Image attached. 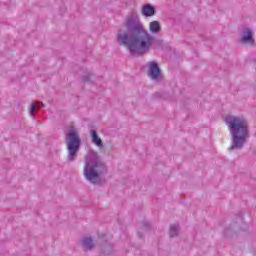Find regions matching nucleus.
<instances>
[{
	"label": "nucleus",
	"instance_id": "11",
	"mask_svg": "<svg viewBox=\"0 0 256 256\" xmlns=\"http://www.w3.org/2000/svg\"><path fill=\"white\" fill-rule=\"evenodd\" d=\"M179 231H181L179 224H172L169 229V237L171 239H173V237H179Z\"/></svg>",
	"mask_w": 256,
	"mask_h": 256
},
{
	"label": "nucleus",
	"instance_id": "2",
	"mask_svg": "<svg viewBox=\"0 0 256 256\" xmlns=\"http://www.w3.org/2000/svg\"><path fill=\"white\" fill-rule=\"evenodd\" d=\"M230 131L231 145L228 151H241L251 137L249 121L243 116L227 115L224 119Z\"/></svg>",
	"mask_w": 256,
	"mask_h": 256
},
{
	"label": "nucleus",
	"instance_id": "16",
	"mask_svg": "<svg viewBox=\"0 0 256 256\" xmlns=\"http://www.w3.org/2000/svg\"><path fill=\"white\" fill-rule=\"evenodd\" d=\"M142 227H143V229H149L150 224L148 222H143Z\"/></svg>",
	"mask_w": 256,
	"mask_h": 256
},
{
	"label": "nucleus",
	"instance_id": "6",
	"mask_svg": "<svg viewBox=\"0 0 256 256\" xmlns=\"http://www.w3.org/2000/svg\"><path fill=\"white\" fill-rule=\"evenodd\" d=\"M148 75L153 80L161 77V69H159L157 62H149Z\"/></svg>",
	"mask_w": 256,
	"mask_h": 256
},
{
	"label": "nucleus",
	"instance_id": "3",
	"mask_svg": "<svg viewBox=\"0 0 256 256\" xmlns=\"http://www.w3.org/2000/svg\"><path fill=\"white\" fill-rule=\"evenodd\" d=\"M83 175L92 185H99L101 177L107 175V164L101 160L97 152H92L89 158L85 159Z\"/></svg>",
	"mask_w": 256,
	"mask_h": 256
},
{
	"label": "nucleus",
	"instance_id": "15",
	"mask_svg": "<svg viewBox=\"0 0 256 256\" xmlns=\"http://www.w3.org/2000/svg\"><path fill=\"white\" fill-rule=\"evenodd\" d=\"M101 253L102 255L104 256H107V255H111V253H113V249L109 246H104L102 249H101Z\"/></svg>",
	"mask_w": 256,
	"mask_h": 256
},
{
	"label": "nucleus",
	"instance_id": "17",
	"mask_svg": "<svg viewBox=\"0 0 256 256\" xmlns=\"http://www.w3.org/2000/svg\"><path fill=\"white\" fill-rule=\"evenodd\" d=\"M138 236L141 238H143V236L141 235V232H138Z\"/></svg>",
	"mask_w": 256,
	"mask_h": 256
},
{
	"label": "nucleus",
	"instance_id": "1",
	"mask_svg": "<svg viewBox=\"0 0 256 256\" xmlns=\"http://www.w3.org/2000/svg\"><path fill=\"white\" fill-rule=\"evenodd\" d=\"M124 27L125 29L117 31V42L119 45L127 47L133 57H141V55L149 53L151 47L153 49L163 47V40L155 39V37L151 36L139 20L129 17Z\"/></svg>",
	"mask_w": 256,
	"mask_h": 256
},
{
	"label": "nucleus",
	"instance_id": "13",
	"mask_svg": "<svg viewBox=\"0 0 256 256\" xmlns=\"http://www.w3.org/2000/svg\"><path fill=\"white\" fill-rule=\"evenodd\" d=\"M150 33H159L161 31V23L159 21H152L149 25Z\"/></svg>",
	"mask_w": 256,
	"mask_h": 256
},
{
	"label": "nucleus",
	"instance_id": "5",
	"mask_svg": "<svg viewBox=\"0 0 256 256\" xmlns=\"http://www.w3.org/2000/svg\"><path fill=\"white\" fill-rule=\"evenodd\" d=\"M240 43L242 45H255V39L253 38V30L248 27H243L240 33Z\"/></svg>",
	"mask_w": 256,
	"mask_h": 256
},
{
	"label": "nucleus",
	"instance_id": "9",
	"mask_svg": "<svg viewBox=\"0 0 256 256\" xmlns=\"http://www.w3.org/2000/svg\"><path fill=\"white\" fill-rule=\"evenodd\" d=\"M43 107H45L44 103L39 101L32 102L29 109L30 116L35 118L36 111H40V109H43Z\"/></svg>",
	"mask_w": 256,
	"mask_h": 256
},
{
	"label": "nucleus",
	"instance_id": "8",
	"mask_svg": "<svg viewBox=\"0 0 256 256\" xmlns=\"http://www.w3.org/2000/svg\"><path fill=\"white\" fill-rule=\"evenodd\" d=\"M157 14V10H155V7L151 4H146L142 7V15L144 17H153Z\"/></svg>",
	"mask_w": 256,
	"mask_h": 256
},
{
	"label": "nucleus",
	"instance_id": "4",
	"mask_svg": "<svg viewBox=\"0 0 256 256\" xmlns=\"http://www.w3.org/2000/svg\"><path fill=\"white\" fill-rule=\"evenodd\" d=\"M65 145L67 147V163H73L77 159V153L81 149V136L75 128H70L66 133Z\"/></svg>",
	"mask_w": 256,
	"mask_h": 256
},
{
	"label": "nucleus",
	"instance_id": "14",
	"mask_svg": "<svg viewBox=\"0 0 256 256\" xmlns=\"http://www.w3.org/2000/svg\"><path fill=\"white\" fill-rule=\"evenodd\" d=\"M93 79H95V75L93 73H88L82 76V82L84 83H93Z\"/></svg>",
	"mask_w": 256,
	"mask_h": 256
},
{
	"label": "nucleus",
	"instance_id": "10",
	"mask_svg": "<svg viewBox=\"0 0 256 256\" xmlns=\"http://www.w3.org/2000/svg\"><path fill=\"white\" fill-rule=\"evenodd\" d=\"M81 245L84 248V251H91V249L95 247V244L93 243V238L91 237L82 238Z\"/></svg>",
	"mask_w": 256,
	"mask_h": 256
},
{
	"label": "nucleus",
	"instance_id": "7",
	"mask_svg": "<svg viewBox=\"0 0 256 256\" xmlns=\"http://www.w3.org/2000/svg\"><path fill=\"white\" fill-rule=\"evenodd\" d=\"M90 137L92 139V143L96 145V147H99L100 149L103 148V140H101V137L97 134V130L91 129Z\"/></svg>",
	"mask_w": 256,
	"mask_h": 256
},
{
	"label": "nucleus",
	"instance_id": "12",
	"mask_svg": "<svg viewBox=\"0 0 256 256\" xmlns=\"http://www.w3.org/2000/svg\"><path fill=\"white\" fill-rule=\"evenodd\" d=\"M238 226L237 224H231L228 228H226L224 232V237H233L235 233H237Z\"/></svg>",
	"mask_w": 256,
	"mask_h": 256
}]
</instances>
